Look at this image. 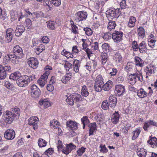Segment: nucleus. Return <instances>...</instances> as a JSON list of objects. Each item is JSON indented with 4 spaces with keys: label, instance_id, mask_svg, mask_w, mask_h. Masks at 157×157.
I'll return each mask as SVG.
<instances>
[{
    "label": "nucleus",
    "instance_id": "obj_4",
    "mask_svg": "<svg viewBox=\"0 0 157 157\" xmlns=\"http://www.w3.org/2000/svg\"><path fill=\"white\" fill-rule=\"evenodd\" d=\"M87 16V14L84 11L77 12L75 14V20L77 22L85 20Z\"/></svg>",
    "mask_w": 157,
    "mask_h": 157
},
{
    "label": "nucleus",
    "instance_id": "obj_41",
    "mask_svg": "<svg viewBox=\"0 0 157 157\" xmlns=\"http://www.w3.org/2000/svg\"><path fill=\"white\" fill-rule=\"evenodd\" d=\"M47 142L42 138H40L38 141V144L40 147H45L47 144Z\"/></svg>",
    "mask_w": 157,
    "mask_h": 157
},
{
    "label": "nucleus",
    "instance_id": "obj_31",
    "mask_svg": "<svg viewBox=\"0 0 157 157\" xmlns=\"http://www.w3.org/2000/svg\"><path fill=\"white\" fill-rule=\"evenodd\" d=\"M74 70L76 73L79 72V66H80L79 61L76 59L73 62Z\"/></svg>",
    "mask_w": 157,
    "mask_h": 157
},
{
    "label": "nucleus",
    "instance_id": "obj_51",
    "mask_svg": "<svg viewBox=\"0 0 157 157\" xmlns=\"http://www.w3.org/2000/svg\"><path fill=\"white\" fill-rule=\"evenodd\" d=\"M50 72V71H46L43 75L41 76L40 78L42 80H45V81H46Z\"/></svg>",
    "mask_w": 157,
    "mask_h": 157
},
{
    "label": "nucleus",
    "instance_id": "obj_34",
    "mask_svg": "<svg viewBox=\"0 0 157 157\" xmlns=\"http://www.w3.org/2000/svg\"><path fill=\"white\" fill-rule=\"evenodd\" d=\"M71 73H68L62 78L61 81L63 83H66L71 79Z\"/></svg>",
    "mask_w": 157,
    "mask_h": 157
},
{
    "label": "nucleus",
    "instance_id": "obj_49",
    "mask_svg": "<svg viewBox=\"0 0 157 157\" xmlns=\"http://www.w3.org/2000/svg\"><path fill=\"white\" fill-rule=\"evenodd\" d=\"M138 34L141 38H143L145 35V32L144 29L140 27L138 29Z\"/></svg>",
    "mask_w": 157,
    "mask_h": 157
},
{
    "label": "nucleus",
    "instance_id": "obj_64",
    "mask_svg": "<svg viewBox=\"0 0 157 157\" xmlns=\"http://www.w3.org/2000/svg\"><path fill=\"white\" fill-rule=\"evenodd\" d=\"M41 40L44 43L47 44L50 40L48 37L46 36H44L41 39Z\"/></svg>",
    "mask_w": 157,
    "mask_h": 157
},
{
    "label": "nucleus",
    "instance_id": "obj_3",
    "mask_svg": "<svg viewBox=\"0 0 157 157\" xmlns=\"http://www.w3.org/2000/svg\"><path fill=\"white\" fill-rule=\"evenodd\" d=\"M28 78L27 75H25L21 76L17 81L16 83L18 86L20 87H24L27 86L29 83V80L28 81Z\"/></svg>",
    "mask_w": 157,
    "mask_h": 157
},
{
    "label": "nucleus",
    "instance_id": "obj_45",
    "mask_svg": "<svg viewBox=\"0 0 157 157\" xmlns=\"http://www.w3.org/2000/svg\"><path fill=\"white\" fill-rule=\"evenodd\" d=\"M45 49V46L43 44H40L39 46L36 49V53L37 55H39L42 51Z\"/></svg>",
    "mask_w": 157,
    "mask_h": 157
},
{
    "label": "nucleus",
    "instance_id": "obj_43",
    "mask_svg": "<svg viewBox=\"0 0 157 157\" xmlns=\"http://www.w3.org/2000/svg\"><path fill=\"white\" fill-rule=\"evenodd\" d=\"M67 98L66 99L67 102L69 105H72L74 104V103L75 102L74 98L73 97L72 95H71L70 96L68 97L67 95Z\"/></svg>",
    "mask_w": 157,
    "mask_h": 157
},
{
    "label": "nucleus",
    "instance_id": "obj_9",
    "mask_svg": "<svg viewBox=\"0 0 157 157\" xmlns=\"http://www.w3.org/2000/svg\"><path fill=\"white\" fill-rule=\"evenodd\" d=\"M38 121L39 119L37 117H32L29 120L28 124L29 125H32L33 128L34 130H36L38 127L37 124Z\"/></svg>",
    "mask_w": 157,
    "mask_h": 157
},
{
    "label": "nucleus",
    "instance_id": "obj_13",
    "mask_svg": "<svg viewBox=\"0 0 157 157\" xmlns=\"http://www.w3.org/2000/svg\"><path fill=\"white\" fill-rule=\"evenodd\" d=\"M66 125L67 128L70 130L76 129L78 128L77 123L72 120L67 121Z\"/></svg>",
    "mask_w": 157,
    "mask_h": 157
},
{
    "label": "nucleus",
    "instance_id": "obj_8",
    "mask_svg": "<svg viewBox=\"0 0 157 157\" xmlns=\"http://www.w3.org/2000/svg\"><path fill=\"white\" fill-rule=\"evenodd\" d=\"M31 95L33 97L37 98L40 96V90L35 85H33L31 87Z\"/></svg>",
    "mask_w": 157,
    "mask_h": 157
},
{
    "label": "nucleus",
    "instance_id": "obj_7",
    "mask_svg": "<svg viewBox=\"0 0 157 157\" xmlns=\"http://www.w3.org/2000/svg\"><path fill=\"white\" fill-rule=\"evenodd\" d=\"M123 33L120 31H115L112 35V37L114 42L118 43L121 41Z\"/></svg>",
    "mask_w": 157,
    "mask_h": 157
},
{
    "label": "nucleus",
    "instance_id": "obj_42",
    "mask_svg": "<svg viewBox=\"0 0 157 157\" xmlns=\"http://www.w3.org/2000/svg\"><path fill=\"white\" fill-rule=\"evenodd\" d=\"M62 55L64 56L67 58H72L73 57V55L70 52H68L67 51H65V50H63L61 53Z\"/></svg>",
    "mask_w": 157,
    "mask_h": 157
},
{
    "label": "nucleus",
    "instance_id": "obj_39",
    "mask_svg": "<svg viewBox=\"0 0 157 157\" xmlns=\"http://www.w3.org/2000/svg\"><path fill=\"white\" fill-rule=\"evenodd\" d=\"M4 86L8 89L11 90H13L14 87L13 84L8 81H5L4 83Z\"/></svg>",
    "mask_w": 157,
    "mask_h": 157
},
{
    "label": "nucleus",
    "instance_id": "obj_59",
    "mask_svg": "<svg viewBox=\"0 0 157 157\" xmlns=\"http://www.w3.org/2000/svg\"><path fill=\"white\" fill-rule=\"evenodd\" d=\"M100 148H101L100 151L101 152L105 153L108 151V150L106 147L105 145H102L101 144L100 146Z\"/></svg>",
    "mask_w": 157,
    "mask_h": 157
},
{
    "label": "nucleus",
    "instance_id": "obj_11",
    "mask_svg": "<svg viewBox=\"0 0 157 157\" xmlns=\"http://www.w3.org/2000/svg\"><path fill=\"white\" fill-rule=\"evenodd\" d=\"M13 30L11 28L7 29L6 31V34L5 36V39L7 43L10 42L13 36Z\"/></svg>",
    "mask_w": 157,
    "mask_h": 157
},
{
    "label": "nucleus",
    "instance_id": "obj_10",
    "mask_svg": "<svg viewBox=\"0 0 157 157\" xmlns=\"http://www.w3.org/2000/svg\"><path fill=\"white\" fill-rule=\"evenodd\" d=\"M4 135L6 139L11 140L15 137V132L13 129H10L6 131Z\"/></svg>",
    "mask_w": 157,
    "mask_h": 157
},
{
    "label": "nucleus",
    "instance_id": "obj_2",
    "mask_svg": "<svg viewBox=\"0 0 157 157\" xmlns=\"http://www.w3.org/2000/svg\"><path fill=\"white\" fill-rule=\"evenodd\" d=\"M12 55L14 58H16V60H18V59L21 58L24 56L21 48L18 45L14 46L13 49V54Z\"/></svg>",
    "mask_w": 157,
    "mask_h": 157
},
{
    "label": "nucleus",
    "instance_id": "obj_50",
    "mask_svg": "<svg viewBox=\"0 0 157 157\" xmlns=\"http://www.w3.org/2000/svg\"><path fill=\"white\" fill-rule=\"evenodd\" d=\"M114 59L117 63L121 62L122 60V57L119 54H116L114 56Z\"/></svg>",
    "mask_w": 157,
    "mask_h": 157
},
{
    "label": "nucleus",
    "instance_id": "obj_14",
    "mask_svg": "<svg viewBox=\"0 0 157 157\" xmlns=\"http://www.w3.org/2000/svg\"><path fill=\"white\" fill-rule=\"evenodd\" d=\"M76 146L72 143L67 144L66 148L63 149L62 151L66 155L68 154L73 149L75 148Z\"/></svg>",
    "mask_w": 157,
    "mask_h": 157
},
{
    "label": "nucleus",
    "instance_id": "obj_53",
    "mask_svg": "<svg viewBox=\"0 0 157 157\" xmlns=\"http://www.w3.org/2000/svg\"><path fill=\"white\" fill-rule=\"evenodd\" d=\"M111 34L110 33L108 32L105 33L103 36V38L105 40H108L111 38Z\"/></svg>",
    "mask_w": 157,
    "mask_h": 157
},
{
    "label": "nucleus",
    "instance_id": "obj_33",
    "mask_svg": "<svg viewBox=\"0 0 157 157\" xmlns=\"http://www.w3.org/2000/svg\"><path fill=\"white\" fill-rule=\"evenodd\" d=\"M136 21V18L134 17H131L129 18L128 25L130 28L133 27L134 26L135 23Z\"/></svg>",
    "mask_w": 157,
    "mask_h": 157
},
{
    "label": "nucleus",
    "instance_id": "obj_21",
    "mask_svg": "<svg viewBox=\"0 0 157 157\" xmlns=\"http://www.w3.org/2000/svg\"><path fill=\"white\" fill-rule=\"evenodd\" d=\"M137 94L140 98H144L147 96V93L143 89L141 88L138 90Z\"/></svg>",
    "mask_w": 157,
    "mask_h": 157
},
{
    "label": "nucleus",
    "instance_id": "obj_29",
    "mask_svg": "<svg viewBox=\"0 0 157 157\" xmlns=\"http://www.w3.org/2000/svg\"><path fill=\"white\" fill-rule=\"evenodd\" d=\"M91 66L90 63L86 64V65L84 66V70L85 71H83L82 74L84 75H86L87 74L90 73V71L91 70Z\"/></svg>",
    "mask_w": 157,
    "mask_h": 157
},
{
    "label": "nucleus",
    "instance_id": "obj_44",
    "mask_svg": "<svg viewBox=\"0 0 157 157\" xmlns=\"http://www.w3.org/2000/svg\"><path fill=\"white\" fill-rule=\"evenodd\" d=\"M39 103L41 105H43L44 107L45 108H47L50 105L49 103L47 101V99L41 100L40 101Z\"/></svg>",
    "mask_w": 157,
    "mask_h": 157
},
{
    "label": "nucleus",
    "instance_id": "obj_52",
    "mask_svg": "<svg viewBox=\"0 0 157 157\" xmlns=\"http://www.w3.org/2000/svg\"><path fill=\"white\" fill-rule=\"evenodd\" d=\"M109 106L108 101L107 100L104 101L102 102L101 107L103 109L105 110L107 109H109Z\"/></svg>",
    "mask_w": 157,
    "mask_h": 157
},
{
    "label": "nucleus",
    "instance_id": "obj_28",
    "mask_svg": "<svg viewBox=\"0 0 157 157\" xmlns=\"http://www.w3.org/2000/svg\"><path fill=\"white\" fill-rule=\"evenodd\" d=\"M141 131V128L140 127L137 128L135 130L132 132L133 135L132 137V140H135L138 136Z\"/></svg>",
    "mask_w": 157,
    "mask_h": 157
},
{
    "label": "nucleus",
    "instance_id": "obj_58",
    "mask_svg": "<svg viewBox=\"0 0 157 157\" xmlns=\"http://www.w3.org/2000/svg\"><path fill=\"white\" fill-rule=\"evenodd\" d=\"M86 148L82 147L77 151V154L78 156H81L85 151Z\"/></svg>",
    "mask_w": 157,
    "mask_h": 157
},
{
    "label": "nucleus",
    "instance_id": "obj_54",
    "mask_svg": "<svg viewBox=\"0 0 157 157\" xmlns=\"http://www.w3.org/2000/svg\"><path fill=\"white\" fill-rule=\"evenodd\" d=\"M72 97L74 98L75 102L79 101H80L81 97L80 95L75 94H72Z\"/></svg>",
    "mask_w": 157,
    "mask_h": 157
},
{
    "label": "nucleus",
    "instance_id": "obj_35",
    "mask_svg": "<svg viewBox=\"0 0 157 157\" xmlns=\"http://www.w3.org/2000/svg\"><path fill=\"white\" fill-rule=\"evenodd\" d=\"M145 71L147 75L146 78H147L148 77V75L151 76L152 72L154 71V66L149 67H147Z\"/></svg>",
    "mask_w": 157,
    "mask_h": 157
},
{
    "label": "nucleus",
    "instance_id": "obj_16",
    "mask_svg": "<svg viewBox=\"0 0 157 157\" xmlns=\"http://www.w3.org/2000/svg\"><path fill=\"white\" fill-rule=\"evenodd\" d=\"M25 30V28L22 25H18L15 31V34L17 36H20Z\"/></svg>",
    "mask_w": 157,
    "mask_h": 157
},
{
    "label": "nucleus",
    "instance_id": "obj_26",
    "mask_svg": "<svg viewBox=\"0 0 157 157\" xmlns=\"http://www.w3.org/2000/svg\"><path fill=\"white\" fill-rule=\"evenodd\" d=\"M147 142L151 145L152 147L154 148L157 146V138L155 137L151 138Z\"/></svg>",
    "mask_w": 157,
    "mask_h": 157
},
{
    "label": "nucleus",
    "instance_id": "obj_63",
    "mask_svg": "<svg viewBox=\"0 0 157 157\" xmlns=\"http://www.w3.org/2000/svg\"><path fill=\"white\" fill-rule=\"evenodd\" d=\"M64 67L67 71H69V69L72 67V64L71 63H66L64 64Z\"/></svg>",
    "mask_w": 157,
    "mask_h": 157
},
{
    "label": "nucleus",
    "instance_id": "obj_30",
    "mask_svg": "<svg viewBox=\"0 0 157 157\" xmlns=\"http://www.w3.org/2000/svg\"><path fill=\"white\" fill-rule=\"evenodd\" d=\"M104 83H95L94 89L97 92H99L101 91L103 88V86Z\"/></svg>",
    "mask_w": 157,
    "mask_h": 157
},
{
    "label": "nucleus",
    "instance_id": "obj_24",
    "mask_svg": "<svg viewBox=\"0 0 157 157\" xmlns=\"http://www.w3.org/2000/svg\"><path fill=\"white\" fill-rule=\"evenodd\" d=\"M139 52L141 53H143L147 50L146 44L144 41H142L140 43L138 46Z\"/></svg>",
    "mask_w": 157,
    "mask_h": 157
},
{
    "label": "nucleus",
    "instance_id": "obj_22",
    "mask_svg": "<svg viewBox=\"0 0 157 157\" xmlns=\"http://www.w3.org/2000/svg\"><path fill=\"white\" fill-rule=\"evenodd\" d=\"M90 129L89 130V136L92 135L94 134V132L97 130L96 128L97 127L95 123H91L90 125L89 126Z\"/></svg>",
    "mask_w": 157,
    "mask_h": 157
},
{
    "label": "nucleus",
    "instance_id": "obj_25",
    "mask_svg": "<svg viewBox=\"0 0 157 157\" xmlns=\"http://www.w3.org/2000/svg\"><path fill=\"white\" fill-rule=\"evenodd\" d=\"M11 111L10 112L13 114L15 118H17L20 115V110L17 107H15L11 109Z\"/></svg>",
    "mask_w": 157,
    "mask_h": 157
},
{
    "label": "nucleus",
    "instance_id": "obj_60",
    "mask_svg": "<svg viewBox=\"0 0 157 157\" xmlns=\"http://www.w3.org/2000/svg\"><path fill=\"white\" fill-rule=\"evenodd\" d=\"M47 82L45 80H42L39 78L37 81V82L41 87H43L45 85L46 83Z\"/></svg>",
    "mask_w": 157,
    "mask_h": 157
},
{
    "label": "nucleus",
    "instance_id": "obj_27",
    "mask_svg": "<svg viewBox=\"0 0 157 157\" xmlns=\"http://www.w3.org/2000/svg\"><path fill=\"white\" fill-rule=\"evenodd\" d=\"M113 86V82L111 81H108L106 83L103 85V89L105 91H108Z\"/></svg>",
    "mask_w": 157,
    "mask_h": 157
},
{
    "label": "nucleus",
    "instance_id": "obj_47",
    "mask_svg": "<svg viewBox=\"0 0 157 157\" xmlns=\"http://www.w3.org/2000/svg\"><path fill=\"white\" fill-rule=\"evenodd\" d=\"M115 22L114 21H110L109 22V26H108V29L110 30V31L115 28L116 26Z\"/></svg>",
    "mask_w": 157,
    "mask_h": 157
},
{
    "label": "nucleus",
    "instance_id": "obj_38",
    "mask_svg": "<svg viewBox=\"0 0 157 157\" xmlns=\"http://www.w3.org/2000/svg\"><path fill=\"white\" fill-rule=\"evenodd\" d=\"M81 91V94L83 96L86 97L88 95L89 93L85 86H84L82 87Z\"/></svg>",
    "mask_w": 157,
    "mask_h": 157
},
{
    "label": "nucleus",
    "instance_id": "obj_46",
    "mask_svg": "<svg viewBox=\"0 0 157 157\" xmlns=\"http://www.w3.org/2000/svg\"><path fill=\"white\" fill-rule=\"evenodd\" d=\"M47 25L48 28L53 30L55 29V23L54 21H48Z\"/></svg>",
    "mask_w": 157,
    "mask_h": 157
},
{
    "label": "nucleus",
    "instance_id": "obj_57",
    "mask_svg": "<svg viewBox=\"0 0 157 157\" xmlns=\"http://www.w3.org/2000/svg\"><path fill=\"white\" fill-rule=\"evenodd\" d=\"M81 121L83 124L87 125L89 122L88 117L87 116L83 117L81 119Z\"/></svg>",
    "mask_w": 157,
    "mask_h": 157
},
{
    "label": "nucleus",
    "instance_id": "obj_19",
    "mask_svg": "<svg viewBox=\"0 0 157 157\" xmlns=\"http://www.w3.org/2000/svg\"><path fill=\"white\" fill-rule=\"evenodd\" d=\"M106 13L107 17L108 18V19H112L113 18H116L117 17V15L116 14V11L113 10H109V11L106 12Z\"/></svg>",
    "mask_w": 157,
    "mask_h": 157
},
{
    "label": "nucleus",
    "instance_id": "obj_17",
    "mask_svg": "<svg viewBox=\"0 0 157 157\" xmlns=\"http://www.w3.org/2000/svg\"><path fill=\"white\" fill-rule=\"evenodd\" d=\"M137 76V74L135 73L130 75L128 78V80L129 83L132 85L135 84L136 82V77Z\"/></svg>",
    "mask_w": 157,
    "mask_h": 157
},
{
    "label": "nucleus",
    "instance_id": "obj_6",
    "mask_svg": "<svg viewBox=\"0 0 157 157\" xmlns=\"http://www.w3.org/2000/svg\"><path fill=\"white\" fill-rule=\"evenodd\" d=\"M4 121L8 124H11L14 120L15 117L10 111H6L3 114Z\"/></svg>",
    "mask_w": 157,
    "mask_h": 157
},
{
    "label": "nucleus",
    "instance_id": "obj_18",
    "mask_svg": "<svg viewBox=\"0 0 157 157\" xmlns=\"http://www.w3.org/2000/svg\"><path fill=\"white\" fill-rule=\"evenodd\" d=\"M108 103L109 106L111 107H115L117 103V99L113 96L109 97V99Z\"/></svg>",
    "mask_w": 157,
    "mask_h": 157
},
{
    "label": "nucleus",
    "instance_id": "obj_48",
    "mask_svg": "<svg viewBox=\"0 0 157 157\" xmlns=\"http://www.w3.org/2000/svg\"><path fill=\"white\" fill-rule=\"evenodd\" d=\"M102 63L103 65L105 64L107 61V55L106 53L102 54L101 56Z\"/></svg>",
    "mask_w": 157,
    "mask_h": 157
},
{
    "label": "nucleus",
    "instance_id": "obj_15",
    "mask_svg": "<svg viewBox=\"0 0 157 157\" xmlns=\"http://www.w3.org/2000/svg\"><path fill=\"white\" fill-rule=\"evenodd\" d=\"M115 90L117 94L119 96H120L122 95L125 92V86L121 84L116 85L115 86Z\"/></svg>",
    "mask_w": 157,
    "mask_h": 157
},
{
    "label": "nucleus",
    "instance_id": "obj_20",
    "mask_svg": "<svg viewBox=\"0 0 157 157\" xmlns=\"http://www.w3.org/2000/svg\"><path fill=\"white\" fill-rule=\"evenodd\" d=\"M120 115L118 112H115L112 116L111 121L114 124H116L119 122Z\"/></svg>",
    "mask_w": 157,
    "mask_h": 157
},
{
    "label": "nucleus",
    "instance_id": "obj_37",
    "mask_svg": "<svg viewBox=\"0 0 157 157\" xmlns=\"http://www.w3.org/2000/svg\"><path fill=\"white\" fill-rule=\"evenodd\" d=\"M59 124V123L56 120H52L50 122V126L51 128H53L54 129H57L58 125Z\"/></svg>",
    "mask_w": 157,
    "mask_h": 157
},
{
    "label": "nucleus",
    "instance_id": "obj_32",
    "mask_svg": "<svg viewBox=\"0 0 157 157\" xmlns=\"http://www.w3.org/2000/svg\"><path fill=\"white\" fill-rule=\"evenodd\" d=\"M137 153L138 155L140 157H145L147 154V152L143 148H140L139 150L138 149Z\"/></svg>",
    "mask_w": 157,
    "mask_h": 157
},
{
    "label": "nucleus",
    "instance_id": "obj_55",
    "mask_svg": "<svg viewBox=\"0 0 157 157\" xmlns=\"http://www.w3.org/2000/svg\"><path fill=\"white\" fill-rule=\"evenodd\" d=\"M84 30L85 31L86 34L88 36L91 35L93 34V31L90 28H85L84 29Z\"/></svg>",
    "mask_w": 157,
    "mask_h": 157
},
{
    "label": "nucleus",
    "instance_id": "obj_36",
    "mask_svg": "<svg viewBox=\"0 0 157 157\" xmlns=\"http://www.w3.org/2000/svg\"><path fill=\"white\" fill-rule=\"evenodd\" d=\"M136 65V66L142 67L144 64L143 61L139 57L136 56L135 58Z\"/></svg>",
    "mask_w": 157,
    "mask_h": 157
},
{
    "label": "nucleus",
    "instance_id": "obj_23",
    "mask_svg": "<svg viewBox=\"0 0 157 157\" xmlns=\"http://www.w3.org/2000/svg\"><path fill=\"white\" fill-rule=\"evenodd\" d=\"M21 76V73L19 72H15L10 75V78L13 80H16L17 81Z\"/></svg>",
    "mask_w": 157,
    "mask_h": 157
},
{
    "label": "nucleus",
    "instance_id": "obj_5",
    "mask_svg": "<svg viewBox=\"0 0 157 157\" xmlns=\"http://www.w3.org/2000/svg\"><path fill=\"white\" fill-rule=\"evenodd\" d=\"M10 61L13 63L17 64L18 62V60H16V58H14L13 56L11 54H9L6 55L4 58L3 63L5 65L8 63Z\"/></svg>",
    "mask_w": 157,
    "mask_h": 157
},
{
    "label": "nucleus",
    "instance_id": "obj_1",
    "mask_svg": "<svg viewBox=\"0 0 157 157\" xmlns=\"http://www.w3.org/2000/svg\"><path fill=\"white\" fill-rule=\"evenodd\" d=\"M12 67L10 65H6L4 66L0 65V79H5L8 73L12 72Z\"/></svg>",
    "mask_w": 157,
    "mask_h": 157
},
{
    "label": "nucleus",
    "instance_id": "obj_40",
    "mask_svg": "<svg viewBox=\"0 0 157 157\" xmlns=\"http://www.w3.org/2000/svg\"><path fill=\"white\" fill-rule=\"evenodd\" d=\"M102 48L104 52L107 53L109 52L110 46L108 43H105L102 45Z\"/></svg>",
    "mask_w": 157,
    "mask_h": 157
},
{
    "label": "nucleus",
    "instance_id": "obj_61",
    "mask_svg": "<svg viewBox=\"0 0 157 157\" xmlns=\"http://www.w3.org/2000/svg\"><path fill=\"white\" fill-rule=\"evenodd\" d=\"M52 2L55 6H58L61 4V0H52Z\"/></svg>",
    "mask_w": 157,
    "mask_h": 157
},
{
    "label": "nucleus",
    "instance_id": "obj_56",
    "mask_svg": "<svg viewBox=\"0 0 157 157\" xmlns=\"http://www.w3.org/2000/svg\"><path fill=\"white\" fill-rule=\"evenodd\" d=\"M95 83H104V82H103V79L101 75H99L97 76L95 81Z\"/></svg>",
    "mask_w": 157,
    "mask_h": 157
},
{
    "label": "nucleus",
    "instance_id": "obj_62",
    "mask_svg": "<svg viewBox=\"0 0 157 157\" xmlns=\"http://www.w3.org/2000/svg\"><path fill=\"white\" fill-rule=\"evenodd\" d=\"M94 118L97 121H102V116L101 113H98L97 114Z\"/></svg>",
    "mask_w": 157,
    "mask_h": 157
},
{
    "label": "nucleus",
    "instance_id": "obj_12",
    "mask_svg": "<svg viewBox=\"0 0 157 157\" xmlns=\"http://www.w3.org/2000/svg\"><path fill=\"white\" fill-rule=\"evenodd\" d=\"M28 63L30 67L33 69H36L38 66V62L36 58L32 57L28 60Z\"/></svg>",
    "mask_w": 157,
    "mask_h": 157
}]
</instances>
